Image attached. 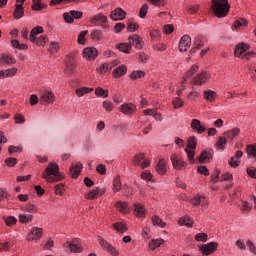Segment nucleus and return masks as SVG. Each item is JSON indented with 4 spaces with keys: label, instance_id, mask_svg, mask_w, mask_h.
<instances>
[{
    "label": "nucleus",
    "instance_id": "f257e3e1",
    "mask_svg": "<svg viewBox=\"0 0 256 256\" xmlns=\"http://www.w3.org/2000/svg\"><path fill=\"white\" fill-rule=\"evenodd\" d=\"M43 179L47 181V183H57L63 180V176L59 172V165L55 162H51L42 173Z\"/></svg>",
    "mask_w": 256,
    "mask_h": 256
},
{
    "label": "nucleus",
    "instance_id": "f03ea898",
    "mask_svg": "<svg viewBox=\"0 0 256 256\" xmlns=\"http://www.w3.org/2000/svg\"><path fill=\"white\" fill-rule=\"evenodd\" d=\"M211 9L216 17H227L231 9L228 0H212Z\"/></svg>",
    "mask_w": 256,
    "mask_h": 256
},
{
    "label": "nucleus",
    "instance_id": "7ed1b4c3",
    "mask_svg": "<svg viewBox=\"0 0 256 256\" xmlns=\"http://www.w3.org/2000/svg\"><path fill=\"white\" fill-rule=\"evenodd\" d=\"M234 55L235 57H241V59H251L255 57V52L249 51V44L240 43L236 45Z\"/></svg>",
    "mask_w": 256,
    "mask_h": 256
},
{
    "label": "nucleus",
    "instance_id": "20e7f679",
    "mask_svg": "<svg viewBox=\"0 0 256 256\" xmlns=\"http://www.w3.org/2000/svg\"><path fill=\"white\" fill-rule=\"evenodd\" d=\"M40 105H53L55 103V93L51 90H41L40 91V99H39Z\"/></svg>",
    "mask_w": 256,
    "mask_h": 256
},
{
    "label": "nucleus",
    "instance_id": "39448f33",
    "mask_svg": "<svg viewBox=\"0 0 256 256\" xmlns=\"http://www.w3.org/2000/svg\"><path fill=\"white\" fill-rule=\"evenodd\" d=\"M195 149H197V138L192 136L188 139L187 147L185 148L189 161H193L195 159Z\"/></svg>",
    "mask_w": 256,
    "mask_h": 256
},
{
    "label": "nucleus",
    "instance_id": "423d86ee",
    "mask_svg": "<svg viewBox=\"0 0 256 256\" xmlns=\"http://www.w3.org/2000/svg\"><path fill=\"white\" fill-rule=\"evenodd\" d=\"M211 79V74L207 71H202L198 73L191 81V85H196L198 87H201V85H205L207 81Z\"/></svg>",
    "mask_w": 256,
    "mask_h": 256
},
{
    "label": "nucleus",
    "instance_id": "0eeeda50",
    "mask_svg": "<svg viewBox=\"0 0 256 256\" xmlns=\"http://www.w3.org/2000/svg\"><path fill=\"white\" fill-rule=\"evenodd\" d=\"M133 164L136 167H141V169H147V167H149V165H151V162L147 159H145V154L140 153L137 154L134 159H133Z\"/></svg>",
    "mask_w": 256,
    "mask_h": 256
},
{
    "label": "nucleus",
    "instance_id": "6e6552de",
    "mask_svg": "<svg viewBox=\"0 0 256 256\" xmlns=\"http://www.w3.org/2000/svg\"><path fill=\"white\" fill-rule=\"evenodd\" d=\"M98 243L99 245H101L103 249H106V251H108V253H111L113 256L119 255V252L117 251V249H115L113 245H111L109 242L103 239V237L98 236Z\"/></svg>",
    "mask_w": 256,
    "mask_h": 256
},
{
    "label": "nucleus",
    "instance_id": "1a4fd4ad",
    "mask_svg": "<svg viewBox=\"0 0 256 256\" xmlns=\"http://www.w3.org/2000/svg\"><path fill=\"white\" fill-rule=\"evenodd\" d=\"M190 127L193 129V131H196L198 135H201L207 131V128L205 125L201 124V120L199 119H192Z\"/></svg>",
    "mask_w": 256,
    "mask_h": 256
},
{
    "label": "nucleus",
    "instance_id": "9d476101",
    "mask_svg": "<svg viewBox=\"0 0 256 256\" xmlns=\"http://www.w3.org/2000/svg\"><path fill=\"white\" fill-rule=\"evenodd\" d=\"M189 47H191V37L189 35L182 36L178 46L179 51L185 53Z\"/></svg>",
    "mask_w": 256,
    "mask_h": 256
},
{
    "label": "nucleus",
    "instance_id": "9b49d317",
    "mask_svg": "<svg viewBox=\"0 0 256 256\" xmlns=\"http://www.w3.org/2000/svg\"><path fill=\"white\" fill-rule=\"evenodd\" d=\"M120 111L123 115H133L137 111V106L133 103H124L120 106Z\"/></svg>",
    "mask_w": 256,
    "mask_h": 256
},
{
    "label": "nucleus",
    "instance_id": "f8f14e48",
    "mask_svg": "<svg viewBox=\"0 0 256 256\" xmlns=\"http://www.w3.org/2000/svg\"><path fill=\"white\" fill-rule=\"evenodd\" d=\"M170 160L173 164L174 169H177L178 171H180L181 169H185V161H182L181 157H179L177 154H172Z\"/></svg>",
    "mask_w": 256,
    "mask_h": 256
},
{
    "label": "nucleus",
    "instance_id": "ddd939ff",
    "mask_svg": "<svg viewBox=\"0 0 256 256\" xmlns=\"http://www.w3.org/2000/svg\"><path fill=\"white\" fill-rule=\"evenodd\" d=\"M41 237H43V229L37 227H33L27 235L28 241H35V239H41Z\"/></svg>",
    "mask_w": 256,
    "mask_h": 256
},
{
    "label": "nucleus",
    "instance_id": "4468645a",
    "mask_svg": "<svg viewBox=\"0 0 256 256\" xmlns=\"http://www.w3.org/2000/svg\"><path fill=\"white\" fill-rule=\"evenodd\" d=\"M200 250L202 251L203 255H211V253H215L217 250V243L210 242L208 244H204L201 246Z\"/></svg>",
    "mask_w": 256,
    "mask_h": 256
},
{
    "label": "nucleus",
    "instance_id": "2eb2a0df",
    "mask_svg": "<svg viewBox=\"0 0 256 256\" xmlns=\"http://www.w3.org/2000/svg\"><path fill=\"white\" fill-rule=\"evenodd\" d=\"M129 45H134L136 49H142L143 48V39L139 37V35L134 34L128 37Z\"/></svg>",
    "mask_w": 256,
    "mask_h": 256
},
{
    "label": "nucleus",
    "instance_id": "dca6fc26",
    "mask_svg": "<svg viewBox=\"0 0 256 256\" xmlns=\"http://www.w3.org/2000/svg\"><path fill=\"white\" fill-rule=\"evenodd\" d=\"M83 169V164H81V162H77L76 164H72V166L70 167L69 173L70 176L73 179H77V177H79V175H81V170Z\"/></svg>",
    "mask_w": 256,
    "mask_h": 256
},
{
    "label": "nucleus",
    "instance_id": "f3484780",
    "mask_svg": "<svg viewBox=\"0 0 256 256\" xmlns=\"http://www.w3.org/2000/svg\"><path fill=\"white\" fill-rule=\"evenodd\" d=\"M91 23L93 25H97V23H100L103 29H107L109 27L107 25V17H105L103 14H98L96 16H93L91 19Z\"/></svg>",
    "mask_w": 256,
    "mask_h": 256
},
{
    "label": "nucleus",
    "instance_id": "a211bd4d",
    "mask_svg": "<svg viewBox=\"0 0 256 256\" xmlns=\"http://www.w3.org/2000/svg\"><path fill=\"white\" fill-rule=\"evenodd\" d=\"M125 15H127V13L124 12L123 9L117 8L111 12L110 17L113 21H123V19H125Z\"/></svg>",
    "mask_w": 256,
    "mask_h": 256
},
{
    "label": "nucleus",
    "instance_id": "6ab92c4d",
    "mask_svg": "<svg viewBox=\"0 0 256 256\" xmlns=\"http://www.w3.org/2000/svg\"><path fill=\"white\" fill-rule=\"evenodd\" d=\"M205 43H207V39L203 36H197L194 41L195 47L190 50V53H195V49H201L205 47Z\"/></svg>",
    "mask_w": 256,
    "mask_h": 256
},
{
    "label": "nucleus",
    "instance_id": "aec40b11",
    "mask_svg": "<svg viewBox=\"0 0 256 256\" xmlns=\"http://www.w3.org/2000/svg\"><path fill=\"white\" fill-rule=\"evenodd\" d=\"M83 57L89 59L90 61L97 58L96 48H86L83 50Z\"/></svg>",
    "mask_w": 256,
    "mask_h": 256
},
{
    "label": "nucleus",
    "instance_id": "412c9836",
    "mask_svg": "<svg viewBox=\"0 0 256 256\" xmlns=\"http://www.w3.org/2000/svg\"><path fill=\"white\" fill-rule=\"evenodd\" d=\"M127 74V66L120 65L117 68H115L112 72V75L115 79H119V77H123V75Z\"/></svg>",
    "mask_w": 256,
    "mask_h": 256
},
{
    "label": "nucleus",
    "instance_id": "4be33fe9",
    "mask_svg": "<svg viewBox=\"0 0 256 256\" xmlns=\"http://www.w3.org/2000/svg\"><path fill=\"white\" fill-rule=\"evenodd\" d=\"M198 71L199 67L197 64L192 65V67L185 73L182 83H187V80L191 79V77H193V75H195Z\"/></svg>",
    "mask_w": 256,
    "mask_h": 256
},
{
    "label": "nucleus",
    "instance_id": "5701e85b",
    "mask_svg": "<svg viewBox=\"0 0 256 256\" xmlns=\"http://www.w3.org/2000/svg\"><path fill=\"white\" fill-rule=\"evenodd\" d=\"M212 157H213V150H210V151L203 150L198 157V161H200V163H205V161L211 159Z\"/></svg>",
    "mask_w": 256,
    "mask_h": 256
},
{
    "label": "nucleus",
    "instance_id": "b1692460",
    "mask_svg": "<svg viewBox=\"0 0 256 256\" xmlns=\"http://www.w3.org/2000/svg\"><path fill=\"white\" fill-rule=\"evenodd\" d=\"M246 152L248 159H253V161H256V143L248 145L246 147Z\"/></svg>",
    "mask_w": 256,
    "mask_h": 256
},
{
    "label": "nucleus",
    "instance_id": "393cba45",
    "mask_svg": "<svg viewBox=\"0 0 256 256\" xmlns=\"http://www.w3.org/2000/svg\"><path fill=\"white\" fill-rule=\"evenodd\" d=\"M115 207L120 213H129V204L127 202L118 201L115 203Z\"/></svg>",
    "mask_w": 256,
    "mask_h": 256
},
{
    "label": "nucleus",
    "instance_id": "a878e982",
    "mask_svg": "<svg viewBox=\"0 0 256 256\" xmlns=\"http://www.w3.org/2000/svg\"><path fill=\"white\" fill-rule=\"evenodd\" d=\"M239 133H241V130L239 128H234L232 130L224 132V136L226 137V139L233 141V139H235V137H237Z\"/></svg>",
    "mask_w": 256,
    "mask_h": 256
},
{
    "label": "nucleus",
    "instance_id": "bb28decb",
    "mask_svg": "<svg viewBox=\"0 0 256 256\" xmlns=\"http://www.w3.org/2000/svg\"><path fill=\"white\" fill-rule=\"evenodd\" d=\"M14 19H21L25 16V11L23 10V4H16L15 10H14Z\"/></svg>",
    "mask_w": 256,
    "mask_h": 256
},
{
    "label": "nucleus",
    "instance_id": "cd10ccee",
    "mask_svg": "<svg viewBox=\"0 0 256 256\" xmlns=\"http://www.w3.org/2000/svg\"><path fill=\"white\" fill-rule=\"evenodd\" d=\"M204 99H206V101H209L210 103H213V101L217 99V93H215V91L213 90H205Z\"/></svg>",
    "mask_w": 256,
    "mask_h": 256
},
{
    "label": "nucleus",
    "instance_id": "c85d7f7f",
    "mask_svg": "<svg viewBox=\"0 0 256 256\" xmlns=\"http://www.w3.org/2000/svg\"><path fill=\"white\" fill-rule=\"evenodd\" d=\"M17 73V68H11L6 70H0V79H4V77H13Z\"/></svg>",
    "mask_w": 256,
    "mask_h": 256
},
{
    "label": "nucleus",
    "instance_id": "c756f323",
    "mask_svg": "<svg viewBox=\"0 0 256 256\" xmlns=\"http://www.w3.org/2000/svg\"><path fill=\"white\" fill-rule=\"evenodd\" d=\"M39 33H43V27L38 26V27L33 28L30 31L29 41H31V43H35V38H36L35 35H39Z\"/></svg>",
    "mask_w": 256,
    "mask_h": 256
},
{
    "label": "nucleus",
    "instance_id": "7c9ffc66",
    "mask_svg": "<svg viewBox=\"0 0 256 256\" xmlns=\"http://www.w3.org/2000/svg\"><path fill=\"white\" fill-rule=\"evenodd\" d=\"M15 63V60L10 55L2 54L0 58V65H13Z\"/></svg>",
    "mask_w": 256,
    "mask_h": 256
},
{
    "label": "nucleus",
    "instance_id": "2f4dec72",
    "mask_svg": "<svg viewBox=\"0 0 256 256\" xmlns=\"http://www.w3.org/2000/svg\"><path fill=\"white\" fill-rule=\"evenodd\" d=\"M178 223H179L181 226L185 225V227H193V219H191L189 216L181 217V218L178 220Z\"/></svg>",
    "mask_w": 256,
    "mask_h": 256
},
{
    "label": "nucleus",
    "instance_id": "473e14b6",
    "mask_svg": "<svg viewBox=\"0 0 256 256\" xmlns=\"http://www.w3.org/2000/svg\"><path fill=\"white\" fill-rule=\"evenodd\" d=\"M134 213L136 217H145V208L141 204H134Z\"/></svg>",
    "mask_w": 256,
    "mask_h": 256
},
{
    "label": "nucleus",
    "instance_id": "72a5a7b5",
    "mask_svg": "<svg viewBox=\"0 0 256 256\" xmlns=\"http://www.w3.org/2000/svg\"><path fill=\"white\" fill-rule=\"evenodd\" d=\"M87 93H93V88L81 87L76 89L77 97H83V95H87Z\"/></svg>",
    "mask_w": 256,
    "mask_h": 256
},
{
    "label": "nucleus",
    "instance_id": "f704fd0d",
    "mask_svg": "<svg viewBox=\"0 0 256 256\" xmlns=\"http://www.w3.org/2000/svg\"><path fill=\"white\" fill-rule=\"evenodd\" d=\"M116 49H118L122 53H129V51H131V44H129V43H120V44L116 45Z\"/></svg>",
    "mask_w": 256,
    "mask_h": 256
},
{
    "label": "nucleus",
    "instance_id": "c9c22d12",
    "mask_svg": "<svg viewBox=\"0 0 256 256\" xmlns=\"http://www.w3.org/2000/svg\"><path fill=\"white\" fill-rule=\"evenodd\" d=\"M113 227L116 231H118V233H125L127 231V225H125L123 222H115Z\"/></svg>",
    "mask_w": 256,
    "mask_h": 256
},
{
    "label": "nucleus",
    "instance_id": "e433bc0d",
    "mask_svg": "<svg viewBox=\"0 0 256 256\" xmlns=\"http://www.w3.org/2000/svg\"><path fill=\"white\" fill-rule=\"evenodd\" d=\"M69 249H70V251H72V253H81V251H82L81 245H79L76 240H73L69 244Z\"/></svg>",
    "mask_w": 256,
    "mask_h": 256
},
{
    "label": "nucleus",
    "instance_id": "4c0bfd02",
    "mask_svg": "<svg viewBox=\"0 0 256 256\" xmlns=\"http://www.w3.org/2000/svg\"><path fill=\"white\" fill-rule=\"evenodd\" d=\"M3 220L7 227H13V225L17 224V219L14 216H4Z\"/></svg>",
    "mask_w": 256,
    "mask_h": 256
},
{
    "label": "nucleus",
    "instance_id": "58836bf2",
    "mask_svg": "<svg viewBox=\"0 0 256 256\" xmlns=\"http://www.w3.org/2000/svg\"><path fill=\"white\" fill-rule=\"evenodd\" d=\"M161 245H163V239H153L149 243V248L152 251H155V249H157V247H161Z\"/></svg>",
    "mask_w": 256,
    "mask_h": 256
},
{
    "label": "nucleus",
    "instance_id": "ea45409f",
    "mask_svg": "<svg viewBox=\"0 0 256 256\" xmlns=\"http://www.w3.org/2000/svg\"><path fill=\"white\" fill-rule=\"evenodd\" d=\"M32 3H33L32 5L33 11H43V9H47L46 4L38 2L37 0H33Z\"/></svg>",
    "mask_w": 256,
    "mask_h": 256
},
{
    "label": "nucleus",
    "instance_id": "a19ab883",
    "mask_svg": "<svg viewBox=\"0 0 256 256\" xmlns=\"http://www.w3.org/2000/svg\"><path fill=\"white\" fill-rule=\"evenodd\" d=\"M95 95L97 97H104V99H107V97H109V90H104L101 87H97L95 89Z\"/></svg>",
    "mask_w": 256,
    "mask_h": 256
},
{
    "label": "nucleus",
    "instance_id": "79ce46f5",
    "mask_svg": "<svg viewBox=\"0 0 256 256\" xmlns=\"http://www.w3.org/2000/svg\"><path fill=\"white\" fill-rule=\"evenodd\" d=\"M19 221L20 223H31L33 221V215L31 214H20L19 215Z\"/></svg>",
    "mask_w": 256,
    "mask_h": 256
},
{
    "label": "nucleus",
    "instance_id": "37998d69",
    "mask_svg": "<svg viewBox=\"0 0 256 256\" xmlns=\"http://www.w3.org/2000/svg\"><path fill=\"white\" fill-rule=\"evenodd\" d=\"M113 191L114 193H119V191H121V178L119 176L114 178Z\"/></svg>",
    "mask_w": 256,
    "mask_h": 256
},
{
    "label": "nucleus",
    "instance_id": "c03bdc74",
    "mask_svg": "<svg viewBox=\"0 0 256 256\" xmlns=\"http://www.w3.org/2000/svg\"><path fill=\"white\" fill-rule=\"evenodd\" d=\"M102 107H103V109H105V111H107L108 113H111V111H113L115 109V104H113V102H111L109 100H105L102 103Z\"/></svg>",
    "mask_w": 256,
    "mask_h": 256
},
{
    "label": "nucleus",
    "instance_id": "a18cd8bd",
    "mask_svg": "<svg viewBox=\"0 0 256 256\" xmlns=\"http://www.w3.org/2000/svg\"><path fill=\"white\" fill-rule=\"evenodd\" d=\"M156 171L159 173V175H165L166 169H165V162L163 160H160L156 166Z\"/></svg>",
    "mask_w": 256,
    "mask_h": 256
},
{
    "label": "nucleus",
    "instance_id": "49530a36",
    "mask_svg": "<svg viewBox=\"0 0 256 256\" xmlns=\"http://www.w3.org/2000/svg\"><path fill=\"white\" fill-rule=\"evenodd\" d=\"M152 223L154 226L161 227V228L165 227V225H166V223L163 222V220H161V218H159V216H153Z\"/></svg>",
    "mask_w": 256,
    "mask_h": 256
},
{
    "label": "nucleus",
    "instance_id": "de8ad7c7",
    "mask_svg": "<svg viewBox=\"0 0 256 256\" xmlns=\"http://www.w3.org/2000/svg\"><path fill=\"white\" fill-rule=\"evenodd\" d=\"M99 198V188L91 190L88 194H86V199H98Z\"/></svg>",
    "mask_w": 256,
    "mask_h": 256
},
{
    "label": "nucleus",
    "instance_id": "09e8293b",
    "mask_svg": "<svg viewBox=\"0 0 256 256\" xmlns=\"http://www.w3.org/2000/svg\"><path fill=\"white\" fill-rule=\"evenodd\" d=\"M34 43H36L38 47H45V45L47 44V37L45 36H40L38 38L36 37Z\"/></svg>",
    "mask_w": 256,
    "mask_h": 256
},
{
    "label": "nucleus",
    "instance_id": "8fccbe9b",
    "mask_svg": "<svg viewBox=\"0 0 256 256\" xmlns=\"http://www.w3.org/2000/svg\"><path fill=\"white\" fill-rule=\"evenodd\" d=\"M60 47L61 45L59 44V42H51L49 52L51 53V55H53L59 51Z\"/></svg>",
    "mask_w": 256,
    "mask_h": 256
},
{
    "label": "nucleus",
    "instance_id": "3c124183",
    "mask_svg": "<svg viewBox=\"0 0 256 256\" xmlns=\"http://www.w3.org/2000/svg\"><path fill=\"white\" fill-rule=\"evenodd\" d=\"M77 65L76 64H66V73L68 75H75L77 73Z\"/></svg>",
    "mask_w": 256,
    "mask_h": 256
},
{
    "label": "nucleus",
    "instance_id": "603ef678",
    "mask_svg": "<svg viewBox=\"0 0 256 256\" xmlns=\"http://www.w3.org/2000/svg\"><path fill=\"white\" fill-rule=\"evenodd\" d=\"M142 77H145V73L141 70L133 71L130 74V79H133V80L141 79Z\"/></svg>",
    "mask_w": 256,
    "mask_h": 256
},
{
    "label": "nucleus",
    "instance_id": "864d4df0",
    "mask_svg": "<svg viewBox=\"0 0 256 256\" xmlns=\"http://www.w3.org/2000/svg\"><path fill=\"white\" fill-rule=\"evenodd\" d=\"M149 11V5L147 4H144L141 9H140V12H139V17L141 19H145V17H147V13Z\"/></svg>",
    "mask_w": 256,
    "mask_h": 256
},
{
    "label": "nucleus",
    "instance_id": "5fc2aeb1",
    "mask_svg": "<svg viewBox=\"0 0 256 256\" xmlns=\"http://www.w3.org/2000/svg\"><path fill=\"white\" fill-rule=\"evenodd\" d=\"M236 29H241V27H247V20L240 18L234 23Z\"/></svg>",
    "mask_w": 256,
    "mask_h": 256
},
{
    "label": "nucleus",
    "instance_id": "6e6d98bb",
    "mask_svg": "<svg viewBox=\"0 0 256 256\" xmlns=\"http://www.w3.org/2000/svg\"><path fill=\"white\" fill-rule=\"evenodd\" d=\"M227 145V138L220 136L218 138V141L216 143V147H219L220 149H223Z\"/></svg>",
    "mask_w": 256,
    "mask_h": 256
},
{
    "label": "nucleus",
    "instance_id": "4d7b16f0",
    "mask_svg": "<svg viewBox=\"0 0 256 256\" xmlns=\"http://www.w3.org/2000/svg\"><path fill=\"white\" fill-rule=\"evenodd\" d=\"M137 29H139V25L137 23L128 22L127 31H129V33H134Z\"/></svg>",
    "mask_w": 256,
    "mask_h": 256
},
{
    "label": "nucleus",
    "instance_id": "13d9d810",
    "mask_svg": "<svg viewBox=\"0 0 256 256\" xmlns=\"http://www.w3.org/2000/svg\"><path fill=\"white\" fill-rule=\"evenodd\" d=\"M65 191V185L63 183H60L58 185L55 186V193L56 195H63Z\"/></svg>",
    "mask_w": 256,
    "mask_h": 256
},
{
    "label": "nucleus",
    "instance_id": "bf43d9fd",
    "mask_svg": "<svg viewBox=\"0 0 256 256\" xmlns=\"http://www.w3.org/2000/svg\"><path fill=\"white\" fill-rule=\"evenodd\" d=\"M87 33H89V31L85 30L79 34L78 40H77L79 45H85V36L87 35Z\"/></svg>",
    "mask_w": 256,
    "mask_h": 256
},
{
    "label": "nucleus",
    "instance_id": "052dcab7",
    "mask_svg": "<svg viewBox=\"0 0 256 256\" xmlns=\"http://www.w3.org/2000/svg\"><path fill=\"white\" fill-rule=\"evenodd\" d=\"M14 121L17 123V125H23L25 123V116L21 114H16L14 116Z\"/></svg>",
    "mask_w": 256,
    "mask_h": 256
},
{
    "label": "nucleus",
    "instance_id": "680f3d73",
    "mask_svg": "<svg viewBox=\"0 0 256 256\" xmlns=\"http://www.w3.org/2000/svg\"><path fill=\"white\" fill-rule=\"evenodd\" d=\"M246 246L248 247L250 253H253V255H256V246L251 240H247Z\"/></svg>",
    "mask_w": 256,
    "mask_h": 256
},
{
    "label": "nucleus",
    "instance_id": "e2e57ef3",
    "mask_svg": "<svg viewBox=\"0 0 256 256\" xmlns=\"http://www.w3.org/2000/svg\"><path fill=\"white\" fill-rule=\"evenodd\" d=\"M63 17L66 23H74L75 21V19L73 18V15H71V12L64 13Z\"/></svg>",
    "mask_w": 256,
    "mask_h": 256
},
{
    "label": "nucleus",
    "instance_id": "0e129e2a",
    "mask_svg": "<svg viewBox=\"0 0 256 256\" xmlns=\"http://www.w3.org/2000/svg\"><path fill=\"white\" fill-rule=\"evenodd\" d=\"M207 237H208L207 233H198L196 234L195 239L197 241H202L203 243H205L207 242Z\"/></svg>",
    "mask_w": 256,
    "mask_h": 256
},
{
    "label": "nucleus",
    "instance_id": "69168bd1",
    "mask_svg": "<svg viewBox=\"0 0 256 256\" xmlns=\"http://www.w3.org/2000/svg\"><path fill=\"white\" fill-rule=\"evenodd\" d=\"M230 167H239V163H241V161L238 158H235V156H233L229 161H228Z\"/></svg>",
    "mask_w": 256,
    "mask_h": 256
},
{
    "label": "nucleus",
    "instance_id": "338daca9",
    "mask_svg": "<svg viewBox=\"0 0 256 256\" xmlns=\"http://www.w3.org/2000/svg\"><path fill=\"white\" fill-rule=\"evenodd\" d=\"M92 39H96L97 41L101 40V37H103V32L99 30H94L91 34Z\"/></svg>",
    "mask_w": 256,
    "mask_h": 256
},
{
    "label": "nucleus",
    "instance_id": "774afa93",
    "mask_svg": "<svg viewBox=\"0 0 256 256\" xmlns=\"http://www.w3.org/2000/svg\"><path fill=\"white\" fill-rule=\"evenodd\" d=\"M5 163L7 167H15L17 165V159L16 158H8L5 160Z\"/></svg>",
    "mask_w": 256,
    "mask_h": 256
}]
</instances>
